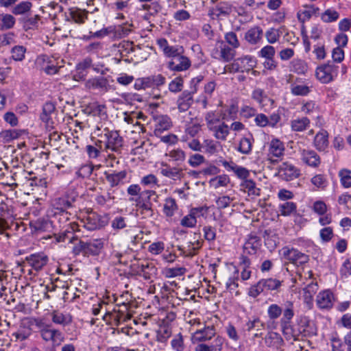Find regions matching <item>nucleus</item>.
I'll list each match as a JSON object with an SVG mask.
<instances>
[{
	"label": "nucleus",
	"instance_id": "nucleus-19",
	"mask_svg": "<svg viewBox=\"0 0 351 351\" xmlns=\"http://www.w3.org/2000/svg\"><path fill=\"white\" fill-rule=\"evenodd\" d=\"M155 132H163L172 126L171 118L167 115L160 114L154 118Z\"/></svg>",
	"mask_w": 351,
	"mask_h": 351
},
{
	"label": "nucleus",
	"instance_id": "nucleus-32",
	"mask_svg": "<svg viewBox=\"0 0 351 351\" xmlns=\"http://www.w3.org/2000/svg\"><path fill=\"white\" fill-rule=\"evenodd\" d=\"M241 190L248 195H258L260 189L256 187V183L251 180H244L241 184Z\"/></svg>",
	"mask_w": 351,
	"mask_h": 351
},
{
	"label": "nucleus",
	"instance_id": "nucleus-34",
	"mask_svg": "<svg viewBox=\"0 0 351 351\" xmlns=\"http://www.w3.org/2000/svg\"><path fill=\"white\" fill-rule=\"evenodd\" d=\"M253 138L251 134H247L239 142L238 151L242 154H249L252 147Z\"/></svg>",
	"mask_w": 351,
	"mask_h": 351
},
{
	"label": "nucleus",
	"instance_id": "nucleus-3",
	"mask_svg": "<svg viewBox=\"0 0 351 351\" xmlns=\"http://www.w3.org/2000/svg\"><path fill=\"white\" fill-rule=\"evenodd\" d=\"M43 339L50 342L53 346H59L63 341V336L60 331L51 328L49 325L42 321H36Z\"/></svg>",
	"mask_w": 351,
	"mask_h": 351
},
{
	"label": "nucleus",
	"instance_id": "nucleus-64",
	"mask_svg": "<svg viewBox=\"0 0 351 351\" xmlns=\"http://www.w3.org/2000/svg\"><path fill=\"white\" fill-rule=\"evenodd\" d=\"M339 30L341 32H347L351 27V19L344 18L340 20L338 24Z\"/></svg>",
	"mask_w": 351,
	"mask_h": 351
},
{
	"label": "nucleus",
	"instance_id": "nucleus-1",
	"mask_svg": "<svg viewBox=\"0 0 351 351\" xmlns=\"http://www.w3.org/2000/svg\"><path fill=\"white\" fill-rule=\"evenodd\" d=\"M205 119L207 128L215 138L226 141L230 134V128L223 121L226 117H223L219 111H211L206 113Z\"/></svg>",
	"mask_w": 351,
	"mask_h": 351
},
{
	"label": "nucleus",
	"instance_id": "nucleus-43",
	"mask_svg": "<svg viewBox=\"0 0 351 351\" xmlns=\"http://www.w3.org/2000/svg\"><path fill=\"white\" fill-rule=\"evenodd\" d=\"M241 266L243 268V270L241 271V278L243 280H249L250 277L251 276V270L249 269L250 267V261L249 259H247V257L243 256L241 258V261L240 263Z\"/></svg>",
	"mask_w": 351,
	"mask_h": 351
},
{
	"label": "nucleus",
	"instance_id": "nucleus-9",
	"mask_svg": "<svg viewBox=\"0 0 351 351\" xmlns=\"http://www.w3.org/2000/svg\"><path fill=\"white\" fill-rule=\"evenodd\" d=\"M191 62L188 58L183 56L180 52L171 59L168 63V67L173 71H183L189 69Z\"/></svg>",
	"mask_w": 351,
	"mask_h": 351
},
{
	"label": "nucleus",
	"instance_id": "nucleus-44",
	"mask_svg": "<svg viewBox=\"0 0 351 351\" xmlns=\"http://www.w3.org/2000/svg\"><path fill=\"white\" fill-rule=\"evenodd\" d=\"M328 206L325 202L322 200H317L313 202L312 206V210L313 212L318 215H323L328 212Z\"/></svg>",
	"mask_w": 351,
	"mask_h": 351
},
{
	"label": "nucleus",
	"instance_id": "nucleus-37",
	"mask_svg": "<svg viewBox=\"0 0 351 351\" xmlns=\"http://www.w3.org/2000/svg\"><path fill=\"white\" fill-rule=\"evenodd\" d=\"M26 47L23 45H16L12 48L11 57L15 61H23L25 59Z\"/></svg>",
	"mask_w": 351,
	"mask_h": 351
},
{
	"label": "nucleus",
	"instance_id": "nucleus-57",
	"mask_svg": "<svg viewBox=\"0 0 351 351\" xmlns=\"http://www.w3.org/2000/svg\"><path fill=\"white\" fill-rule=\"evenodd\" d=\"M1 21L2 27L5 29L12 27L15 24V19L13 16L9 15V14H5V15L2 16Z\"/></svg>",
	"mask_w": 351,
	"mask_h": 351
},
{
	"label": "nucleus",
	"instance_id": "nucleus-50",
	"mask_svg": "<svg viewBox=\"0 0 351 351\" xmlns=\"http://www.w3.org/2000/svg\"><path fill=\"white\" fill-rule=\"evenodd\" d=\"M265 290H276L281 286V282L276 279L269 278L267 280H262Z\"/></svg>",
	"mask_w": 351,
	"mask_h": 351
},
{
	"label": "nucleus",
	"instance_id": "nucleus-14",
	"mask_svg": "<svg viewBox=\"0 0 351 351\" xmlns=\"http://www.w3.org/2000/svg\"><path fill=\"white\" fill-rule=\"evenodd\" d=\"M151 192L146 191L145 194H149ZM128 194L131 195V198L129 199L130 202H134L136 206L143 207L144 206V202H143V195L145 193H141V187L137 184H132L128 188Z\"/></svg>",
	"mask_w": 351,
	"mask_h": 351
},
{
	"label": "nucleus",
	"instance_id": "nucleus-13",
	"mask_svg": "<svg viewBox=\"0 0 351 351\" xmlns=\"http://www.w3.org/2000/svg\"><path fill=\"white\" fill-rule=\"evenodd\" d=\"M278 173L280 177L285 180H294L300 174L298 169L288 162L281 164Z\"/></svg>",
	"mask_w": 351,
	"mask_h": 351
},
{
	"label": "nucleus",
	"instance_id": "nucleus-16",
	"mask_svg": "<svg viewBox=\"0 0 351 351\" xmlns=\"http://www.w3.org/2000/svg\"><path fill=\"white\" fill-rule=\"evenodd\" d=\"M55 112L56 106L52 103H46L43 106V112L40 114V119L48 128L53 126V116Z\"/></svg>",
	"mask_w": 351,
	"mask_h": 351
},
{
	"label": "nucleus",
	"instance_id": "nucleus-20",
	"mask_svg": "<svg viewBox=\"0 0 351 351\" xmlns=\"http://www.w3.org/2000/svg\"><path fill=\"white\" fill-rule=\"evenodd\" d=\"M314 146L319 152H323L328 147V133L322 129L315 134L313 141Z\"/></svg>",
	"mask_w": 351,
	"mask_h": 351
},
{
	"label": "nucleus",
	"instance_id": "nucleus-10",
	"mask_svg": "<svg viewBox=\"0 0 351 351\" xmlns=\"http://www.w3.org/2000/svg\"><path fill=\"white\" fill-rule=\"evenodd\" d=\"M256 64V60L255 58L246 56L242 58L237 59L232 64V69L236 71H251Z\"/></svg>",
	"mask_w": 351,
	"mask_h": 351
},
{
	"label": "nucleus",
	"instance_id": "nucleus-62",
	"mask_svg": "<svg viewBox=\"0 0 351 351\" xmlns=\"http://www.w3.org/2000/svg\"><path fill=\"white\" fill-rule=\"evenodd\" d=\"M316 110V104L313 101H304L301 107V112L305 114H311Z\"/></svg>",
	"mask_w": 351,
	"mask_h": 351
},
{
	"label": "nucleus",
	"instance_id": "nucleus-22",
	"mask_svg": "<svg viewBox=\"0 0 351 351\" xmlns=\"http://www.w3.org/2000/svg\"><path fill=\"white\" fill-rule=\"evenodd\" d=\"M310 182L313 186V189L315 191H319V190H324L328 186V180L327 179V176L324 174L319 173L315 174L311 177L310 180Z\"/></svg>",
	"mask_w": 351,
	"mask_h": 351
},
{
	"label": "nucleus",
	"instance_id": "nucleus-63",
	"mask_svg": "<svg viewBox=\"0 0 351 351\" xmlns=\"http://www.w3.org/2000/svg\"><path fill=\"white\" fill-rule=\"evenodd\" d=\"M204 161V158L202 155L199 154H195L190 156L188 162L191 167H195L201 165V164Z\"/></svg>",
	"mask_w": 351,
	"mask_h": 351
},
{
	"label": "nucleus",
	"instance_id": "nucleus-46",
	"mask_svg": "<svg viewBox=\"0 0 351 351\" xmlns=\"http://www.w3.org/2000/svg\"><path fill=\"white\" fill-rule=\"evenodd\" d=\"M275 53L276 51L273 46L266 45L261 48V51L258 52V54L259 57L267 60L274 58Z\"/></svg>",
	"mask_w": 351,
	"mask_h": 351
},
{
	"label": "nucleus",
	"instance_id": "nucleus-60",
	"mask_svg": "<svg viewBox=\"0 0 351 351\" xmlns=\"http://www.w3.org/2000/svg\"><path fill=\"white\" fill-rule=\"evenodd\" d=\"M232 199L230 196L223 195L218 197L216 200V204L219 208H225L231 204Z\"/></svg>",
	"mask_w": 351,
	"mask_h": 351
},
{
	"label": "nucleus",
	"instance_id": "nucleus-45",
	"mask_svg": "<svg viewBox=\"0 0 351 351\" xmlns=\"http://www.w3.org/2000/svg\"><path fill=\"white\" fill-rule=\"evenodd\" d=\"M125 171H121L115 173L109 174L107 176V180L110 182L112 186H116V184L121 182L126 177Z\"/></svg>",
	"mask_w": 351,
	"mask_h": 351
},
{
	"label": "nucleus",
	"instance_id": "nucleus-42",
	"mask_svg": "<svg viewBox=\"0 0 351 351\" xmlns=\"http://www.w3.org/2000/svg\"><path fill=\"white\" fill-rule=\"evenodd\" d=\"M52 321L56 324L66 325L71 322V317L68 314L54 311L52 315Z\"/></svg>",
	"mask_w": 351,
	"mask_h": 351
},
{
	"label": "nucleus",
	"instance_id": "nucleus-17",
	"mask_svg": "<svg viewBox=\"0 0 351 351\" xmlns=\"http://www.w3.org/2000/svg\"><path fill=\"white\" fill-rule=\"evenodd\" d=\"M32 322L29 319L23 321L18 328L17 331L14 332L12 335L16 337L18 341H23L27 339L32 334L31 329Z\"/></svg>",
	"mask_w": 351,
	"mask_h": 351
},
{
	"label": "nucleus",
	"instance_id": "nucleus-27",
	"mask_svg": "<svg viewBox=\"0 0 351 351\" xmlns=\"http://www.w3.org/2000/svg\"><path fill=\"white\" fill-rule=\"evenodd\" d=\"M69 16L73 23L82 24L85 23L87 19V12L80 9L72 8L69 10Z\"/></svg>",
	"mask_w": 351,
	"mask_h": 351
},
{
	"label": "nucleus",
	"instance_id": "nucleus-8",
	"mask_svg": "<svg viewBox=\"0 0 351 351\" xmlns=\"http://www.w3.org/2000/svg\"><path fill=\"white\" fill-rule=\"evenodd\" d=\"M81 223L88 230H95L104 226V221L95 213H88L82 218Z\"/></svg>",
	"mask_w": 351,
	"mask_h": 351
},
{
	"label": "nucleus",
	"instance_id": "nucleus-53",
	"mask_svg": "<svg viewBox=\"0 0 351 351\" xmlns=\"http://www.w3.org/2000/svg\"><path fill=\"white\" fill-rule=\"evenodd\" d=\"M260 246L259 241L256 239H249L244 244V249L247 251L248 254H254L256 253V250Z\"/></svg>",
	"mask_w": 351,
	"mask_h": 351
},
{
	"label": "nucleus",
	"instance_id": "nucleus-38",
	"mask_svg": "<svg viewBox=\"0 0 351 351\" xmlns=\"http://www.w3.org/2000/svg\"><path fill=\"white\" fill-rule=\"evenodd\" d=\"M63 60H56L53 58L48 59L47 65L43 66L44 71L48 74L56 73L62 65L60 64Z\"/></svg>",
	"mask_w": 351,
	"mask_h": 351
},
{
	"label": "nucleus",
	"instance_id": "nucleus-61",
	"mask_svg": "<svg viewBox=\"0 0 351 351\" xmlns=\"http://www.w3.org/2000/svg\"><path fill=\"white\" fill-rule=\"evenodd\" d=\"M171 344L172 348L176 351H183L184 344L182 336L180 335H176L171 341Z\"/></svg>",
	"mask_w": 351,
	"mask_h": 351
},
{
	"label": "nucleus",
	"instance_id": "nucleus-7",
	"mask_svg": "<svg viewBox=\"0 0 351 351\" xmlns=\"http://www.w3.org/2000/svg\"><path fill=\"white\" fill-rule=\"evenodd\" d=\"M285 147L284 144L278 138H273L268 145L267 156L270 160H276L280 158L284 154Z\"/></svg>",
	"mask_w": 351,
	"mask_h": 351
},
{
	"label": "nucleus",
	"instance_id": "nucleus-4",
	"mask_svg": "<svg viewBox=\"0 0 351 351\" xmlns=\"http://www.w3.org/2000/svg\"><path fill=\"white\" fill-rule=\"evenodd\" d=\"M95 133L104 137L106 149L117 152L123 146V138L116 131H110V129L104 128L101 134L97 132Z\"/></svg>",
	"mask_w": 351,
	"mask_h": 351
},
{
	"label": "nucleus",
	"instance_id": "nucleus-39",
	"mask_svg": "<svg viewBox=\"0 0 351 351\" xmlns=\"http://www.w3.org/2000/svg\"><path fill=\"white\" fill-rule=\"evenodd\" d=\"M177 209L178 206L176 205V201L174 199L167 198L165 199L163 211L166 216H173L176 213Z\"/></svg>",
	"mask_w": 351,
	"mask_h": 351
},
{
	"label": "nucleus",
	"instance_id": "nucleus-49",
	"mask_svg": "<svg viewBox=\"0 0 351 351\" xmlns=\"http://www.w3.org/2000/svg\"><path fill=\"white\" fill-rule=\"evenodd\" d=\"M201 126V121L198 119H195L188 125L186 132L191 136H195V134L199 132Z\"/></svg>",
	"mask_w": 351,
	"mask_h": 351
},
{
	"label": "nucleus",
	"instance_id": "nucleus-30",
	"mask_svg": "<svg viewBox=\"0 0 351 351\" xmlns=\"http://www.w3.org/2000/svg\"><path fill=\"white\" fill-rule=\"evenodd\" d=\"M165 155L169 156V160L176 162L178 165L182 163L186 158L185 153L180 148L170 149Z\"/></svg>",
	"mask_w": 351,
	"mask_h": 351
},
{
	"label": "nucleus",
	"instance_id": "nucleus-5",
	"mask_svg": "<svg viewBox=\"0 0 351 351\" xmlns=\"http://www.w3.org/2000/svg\"><path fill=\"white\" fill-rule=\"evenodd\" d=\"M280 256L296 265H302L309 261L308 255L300 252L298 249L284 247L280 250Z\"/></svg>",
	"mask_w": 351,
	"mask_h": 351
},
{
	"label": "nucleus",
	"instance_id": "nucleus-29",
	"mask_svg": "<svg viewBox=\"0 0 351 351\" xmlns=\"http://www.w3.org/2000/svg\"><path fill=\"white\" fill-rule=\"evenodd\" d=\"M263 31L259 27H254L249 29L245 35V38L250 44H256L261 38Z\"/></svg>",
	"mask_w": 351,
	"mask_h": 351
},
{
	"label": "nucleus",
	"instance_id": "nucleus-18",
	"mask_svg": "<svg viewBox=\"0 0 351 351\" xmlns=\"http://www.w3.org/2000/svg\"><path fill=\"white\" fill-rule=\"evenodd\" d=\"M319 9L315 5H304L302 9L298 12V19L301 23L309 20L313 16L317 14Z\"/></svg>",
	"mask_w": 351,
	"mask_h": 351
},
{
	"label": "nucleus",
	"instance_id": "nucleus-59",
	"mask_svg": "<svg viewBox=\"0 0 351 351\" xmlns=\"http://www.w3.org/2000/svg\"><path fill=\"white\" fill-rule=\"evenodd\" d=\"M282 309L276 304H271L267 308V315L271 319H276L280 317Z\"/></svg>",
	"mask_w": 351,
	"mask_h": 351
},
{
	"label": "nucleus",
	"instance_id": "nucleus-48",
	"mask_svg": "<svg viewBox=\"0 0 351 351\" xmlns=\"http://www.w3.org/2000/svg\"><path fill=\"white\" fill-rule=\"evenodd\" d=\"M234 269V275L230 276L226 283L227 289L234 290L238 287V269L234 265H230Z\"/></svg>",
	"mask_w": 351,
	"mask_h": 351
},
{
	"label": "nucleus",
	"instance_id": "nucleus-55",
	"mask_svg": "<svg viewBox=\"0 0 351 351\" xmlns=\"http://www.w3.org/2000/svg\"><path fill=\"white\" fill-rule=\"evenodd\" d=\"M169 88L171 92L177 93L183 88V80L182 77H176L170 82Z\"/></svg>",
	"mask_w": 351,
	"mask_h": 351
},
{
	"label": "nucleus",
	"instance_id": "nucleus-11",
	"mask_svg": "<svg viewBox=\"0 0 351 351\" xmlns=\"http://www.w3.org/2000/svg\"><path fill=\"white\" fill-rule=\"evenodd\" d=\"M334 294L330 290H323L316 296V304L319 308L328 309L333 306Z\"/></svg>",
	"mask_w": 351,
	"mask_h": 351
},
{
	"label": "nucleus",
	"instance_id": "nucleus-28",
	"mask_svg": "<svg viewBox=\"0 0 351 351\" xmlns=\"http://www.w3.org/2000/svg\"><path fill=\"white\" fill-rule=\"evenodd\" d=\"M230 182V177L226 174H221L213 177L210 181V186L214 189L226 187Z\"/></svg>",
	"mask_w": 351,
	"mask_h": 351
},
{
	"label": "nucleus",
	"instance_id": "nucleus-58",
	"mask_svg": "<svg viewBox=\"0 0 351 351\" xmlns=\"http://www.w3.org/2000/svg\"><path fill=\"white\" fill-rule=\"evenodd\" d=\"M265 291L263 283L262 282V280L257 282L255 286L252 287L249 291H248V295L250 296L256 298L258 295L261 294V293H263V291Z\"/></svg>",
	"mask_w": 351,
	"mask_h": 351
},
{
	"label": "nucleus",
	"instance_id": "nucleus-51",
	"mask_svg": "<svg viewBox=\"0 0 351 351\" xmlns=\"http://www.w3.org/2000/svg\"><path fill=\"white\" fill-rule=\"evenodd\" d=\"M202 149L208 154H213L217 152V143L211 139L205 140L202 143Z\"/></svg>",
	"mask_w": 351,
	"mask_h": 351
},
{
	"label": "nucleus",
	"instance_id": "nucleus-21",
	"mask_svg": "<svg viewBox=\"0 0 351 351\" xmlns=\"http://www.w3.org/2000/svg\"><path fill=\"white\" fill-rule=\"evenodd\" d=\"M301 154L303 162L310 167H317L321 162L320 158L313 151L303 149Z\"/></svg>",
	"mask_w": 351,
	"mask_h": 351
},
{
	"label": "nucleus",
	"instance_id": "nucleus-26",
	"mask_svg": "<svg viewBox=\"0 0 351 351\" xmlns=\"http://www.w3.org/2000/svg\"><path fill=\"white\" fill-rule=\"evenodd\" d=\"M223 165L226 169L228 171H233L234 173L240 178L243 180L247 179L250 173L247 169L234 165V163H228L227 162H223Z\"/></svg>",
	"mask_w": 351,
	"mask_h": 351
},
{
	"label": "nucleus",
	"instance_id": "nucleus-24",
	"mask_svg": "<svg viewBox=\"0 0 351 351\" xmlns=\"http://www.w3.org/2000/svg\"><path fill=\"white\" fill-rule=\"evenodd\" d=\"M217 47L221 50L220 53L213 52V56L215 58L223 59L225 61H229L234 57V53L230 47H226L222 41H218Z\"/></svg>",
	"mask_w": 351,
	"mask_h": 351
},
{
	"label": "nucleus",
	"instance_id": "nucleus-35",
	"mask_svg": "<svg viewBox=\"0 0 351 351\" xmlns=\"http://www.w3.org/2000/svg\"><path fill=\"white\" fill-rule=\"evenodd\" d=\"M91 113L95 117L101 120H106L108 117L106 106L99 104H93L91 107Z\"/></svg>",
	"mask_w": 351,
	"mask_h": 351
},
{
	"label": "nucleus",
	"instance_id": "nucleus-23",
	"mask_svg": "<svg viewBox=\"0 0 351 351\" xmlns=\"http://www.w3.org/2000/svg\"><path fill=\"white\" fill-rule=\"evenodd\" d=\"M311 92V88L300 80H297L291 84V93L295 95H306Z\"/></svg>",
	"mask_w": 351,
	"mask_h": 351
},
{
	"label": "nucleus",
	"instance_id": "nucleus-56",
	"mask_svg": "<svg viewBox=\"0 0 351 351\" xmlns=\"http://www.w3.org/2000/svg\"><path fill=\"white\" fill-rule=\"evenodd\" d=\"M315 285H309L303 289V297L304 300L307 304H311L313 301V297L315 291Z\"/></svg>",
	"mask_w": 351,
	"mask_h": 351
},
{
	"label": "nucleus",
	"instance_id": "nucleus-25",
	"mask_svg": "<svg viewBox=\"0 0 351 351\" xmlns=\"http://www.w3.org/2000/svg\"><path fill=\"white\" fill-rule=\"evenodd\" d=\"M278 212L280 215L285 217L295 215L298 212L296 203L293 202L280 203L278 206Z\"/></svg>",
	"mask_w": 351,
	"mask_h": 351
},
{
	"label": "nucleus",
	"instance_id": "nucleus-36",
	"mask_svg": "<svg viewBox=\"0 0 351 351\" xmlns=\"http://www.w3.org/2000/svg\"><path fill=\"white\" fill-rule=\"evenodd\" d=\"M310 124V120L307 118L295 119L291 121V128L294 132H302Z\"/></svg>",
	"mask_w": 351,
	"mask_h": 351
},
{
	"label": "nucleus",
	"instance_id": "nucleus-54",
	"mask_svg": "<svg viewBox=\"0 0 351 351\" xmlns=\"http://www.w3.org/2000/svg\"><path fill=\"white\" fill-rule=\"evenodd\" d=\"M165 250V243L162 241H156L151 243L148 247V250L152 254H159Z\"/></svg>",
	"mask_w": 351,
	"mask_h": 351
},
{
	"label": "nucleus",
	"instance_id": "nucleus-52",
	"mask_svg": "<svg viewBox=\"0 0 351 351\" xmlns=\"http://www.w3.org/2000/svg\"><path fill=\"white\" fill-rule=\"evenodd\" d=\"M265 37L269 43H276V41H278L280 37V32L279 30L274 29V27H271V29H268L266 32Z\"/></svg>",
	"mask_w": 351,
	"mask_h": 351
},
{
	"label": "nucleus",
	"instance_id": "nucleus-12",
	"mask_svg": "<svg viewBox=\"0 0 351 351\" xmlns=\"http://www.w3.org/2000/svg\"><path fill=\"white\" fill-rule=\"evenodd\" d=\"M252 98L258 103L260 106L265 110L271 108L274 105V100L269 98L261 88H255L252 93Z\"/></svg>",
	"mask_w": 351,
	"mask_h": 351
},
{
	"label": "nucleus",
	"instance_id": "nucleus-31",
	"mask_svg": "<svg viewBox=\"0 0 351 351\" xmlns=\"http://www.w3.org/2000/svg\"><path fill=\"white\" fill-rule=\"evenodd\" d=\"M340 13L334 8H328L321 14L320 18L323 23H332L337 21Z\"/></svg>",
	"mask_w": 351,
	"mask_h": 351
},
{
	"label": "nucleus",
	"instance_id": "nucleus-33",
	"mask_svg": "<svg viewBox=\"0 0 351 351\" xmlns=\"http://www.w3.org/2000/svg\"><path fill=\"white\" fill-rule=\"evenodd\" d=\"M91 66V61L90 60H85L81 62L76 68V73L73 76L75 80L79 81L83 80L86 75V70Z\"/></svg>",
	"mask_w": 351,
	"mask_h": 351
},
{
	"label": "nucleus",
	"instance_id": "nucleus-2",
	"mask_svg": "<svg viewBox=\"0 0 351 351\" xmlns=\"http://www.w3.org/2000/svg\"><path fill=\"white\" fill-rule=\"evenodd\" d=\"M213 210V208L208 206L193 208L189 210L187 215L182 217L180 220V224L184 228H193L197 223V219L202 217L204 219H207Z\"/></svg>",
	"mask_w": 351,
	"mask_h": 351
},
{
	"label": "nucleus",
	"instance_id": "nucleus-15",
	"mask_svg": "<svg viewBox=\"0 0 351 351\" xmlns=\"http://www.w3.org/2000/svg\"><path fill=\"white\" fill-rule=\"evenodd\" d=\"M48 262V257L44 254H32L26 258L27 264L32 269L38 271Z\"/></svg>",
	"mask_w": 351,
	"mask_h": 351
},
{
	"label": "nucleus",
	"instance_id": "nucleus-47",
	"mask_svg": "<svg viewBox=\"0 0 351 351\" xmlns=\"http://www.w3.org/2000/svg\"><path fill=\"white\" fill-rule=\"evenodd\" d=\"M32 4L30 1H21L17 5L14 6L12 12L15 14H22L30 10Z\"/></svg>",
	"mask_w": 351,
	"mask_h": 351
},
{
	"label": "nucleus",
	"instance_id": "nucleus-6",
	"mask_svg": "<svg viewBox=\"0 0 351 351\" xmlns=\"http://www.w3.org/2000/svg\"><path fill=\"white\" fill-rule=\"evenodd\" d=\"M337 70L331 64H322L315 69V77L322 83H328L334 80Z\"/></svg>",
	"mask_w": 351,
	"mask_h": 351
},
{
	"label": "nucleus",
	"instance_id": "nucleus-40",
	"mask_svg": "<svg viewBox=\"0 0 351 351\" xmlns=\"http://www.w3.org/2000/svg\"><path fill=\"white\" fill-rule=\"evenodd\" d=\"M107 85V80L103 77L90 78L86 82V86L88 88H103Z\"/></svg>",
	"mask_w": 351,
	"mask_h": 351
},
{
	"label": "nucleus",
	"instance_id": "nucleus-41",
	"mask_svg": "<svg viewBox=\"0 0 351 351\" xmlns=\"http://www.w3.org/2000/svg\"><path fill=\"white\" fill-rule=\"evenodd\" d=\"M340 182L344 188L351 187V171L348 169H341L339 171Z\"/></svg>",
	"mask_w": 351,
	"mask_h": 351
}]
</instances>
